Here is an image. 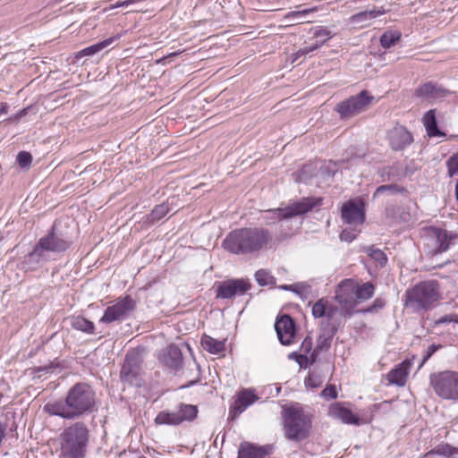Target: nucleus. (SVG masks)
<instances>
[{
    "label": "nucleus",
    "mask_w": 458,
    "mask_h": 458,
    "mask_svg": "<svg viewBox=\"0 0 458 458\" xmlns=\"http://www.w3.org/2000/svg\"><path fill=\"white\" fill-rule=\"evenodd\" d=\"M223 246L233 254H252L275 246L272 233L263 227H246L229 233Z\"/></svg>",
    "instance_id": "nucleus-2"
},
{
    "label": "nucleus",
    "mask_w": 458,
    "mask_h": 458,
    "mask_svg": "<svg viewBox=\"0 0 458 458\" xmlns=\"http://www.w3.org/2000/svg\"><path fill=\"white\" fill-rule=\"evenodd\" d=\"M329 414L344 423L358 424V417L349 409L340 406L338 403L331 405Z\"/></svg>",
    "instance_id": "nucleus-26"
},
{
    "label": "nucleus",
    "mask_w": 458,
    "mask_h": 458,
    "mask_svg": "<svg viewBox=\"0 0 458 458\" xmlns=\"http://www.w3.org/2000/svg\"><path fill=\"white\" fill-rule=\"evenodd\" d=\"M341 217L349 225H361L365 220L364 202L360 199H350L342 206Z\"/></svg>",
    "instance_id": "nucleus-15"
},
{
    "label": "nucleus",
    "mask_w": 458,
    "mask_h": 458,
    "mask_svg": "<svg viewBox=\"0 0 458 458\" xmlns=\"http://www.w3.org/2000/svg\"><path fill=\"white\" fill-rule=\"evenodd\" d=\"M286 238H287V235H285V236H280V237H278V240H279V241H283V240H284V239H286Z\"/></svg>",
    "instance_id": "nucleus-56"
},
{
    "label": "nucleus",
    "mask_w": 458,
    "mask_h": 458,
    "mask_svg": "<svg viewBox=\"0 0 458 458\" xmlns=\"http://www.w3.org/2000/svg\"><path fill=\"white\" fill-rule=\"evenodd\" d=\"M285 437L293 441H301L310 435L311 420L298 404L284 406L282 411Z\"/></svg>",
    "instance_id": "nucleus-4"
},
{
    "label": "nucleus",
    "mask_w": 458,
    "mask_h": 458,
    "mask_svg": "<svg viewBox=\"0 0 458 458\" xmlns=\"http://www.w3.org/2000/svg\"><path fill=\"white\" fill-rule=\"evenodd\" d=\"M275 328L282 344L288 345L292 343L295 334V327L290 316L284 315L277 319Z\"/></svg>",
    "instance_id": "nucleus-18"
},
{
    "label": "nucleus",
    "mask_w": 458,
    "mask_h": 458,
    "mask_svg": "<svg viewBox=\"0 0 458 458\" xmlns=\"http://www.w3.org/2000/svg\"><path fill=\"white\" fill-rule=\"evenodd\" d=\"M161 360L166 367L178 369L182 363L181 349L177 345L171 344L166 352L162 355Z\"/></svg>",
    "instance_id": "nucleus-23"
},
{
    "label": "nucleus",
    "mask_w": 458,
    "mask_h": 458,
    "mask_svg": "<svg viewBox=\"0 0 458 458\" xmlns=\"http://www.w3.org/2000/svg\"><path fill=\"white\" fill-rule=\"evenodd\" d=\"M96 403V393L86 383H77L69 389L64 401L48 403L45 411L50 415L59 416L65 420H75L91 412Z\"/></svg>",
    "instance_id": "nucleus-1"
},
{
    "label": "nucleus",
    "mask_w": 458,
    "mask_h": 458,
    "mask_svg": "<svg viewBox=\"0 0 458 458\" xmlns=\"http://www.w3.org/2000/svg\"><path fill=\"white\" fill-rule=\"evenodd\" d=\"M446 166L447 174L450 177L458 175V152L448 158Z\"/></svg>",
    "instance_id": "nucleus-39"
},
{
    "label": "nucleus",
    "mask_w": 458,
    "mask_h": 458,
    "mask_svg": "<svg viewBox=\"0 0 458 458\" xmlns=\"http://www.w3.org/2000/svg\"><path fill=\"white\" fill-rule=\"evenodd\" d=\"M420 238L429 254L436 255L448 250L458 237L454 233L436 226H424L420 230Z\"/></svg>",
    "instance_id": "nucleus-6"
},
{
    "label": "nucleus",
    "mask_w": 458,
    "mask_h": 458,
    "mask_svg": "<svg viewBox=\"0 0 458 458\" xmlns=\"http://www.w3.org/2000/svg\"><path fill=\"white\" fill-rule=\"evenodd\" d=\"M306 386H310L311 387H318L322 384V379L319 377H317L315 373H311L308 378L305 380Z\"/></svg>",
    "instance_id": "nucleus-46"
},
{
    "label": "nucleus",
    "mask_w": 458,
    "mask_h": 458,
    "mask_svg": "<svg viewBox=\"0 0 458 458\" xmlns=\"http://www.w3.org/2000/svg\"><path fill=\"white\" fill-rule=\"evenodd\" d=\"M372 98L368 96L367 91L363 90L360 94L340 102L335 110L341 118H351L364 111Z\"/></svg>",
    "instance_id": "nucleus-11"
},
{
    "label": "nucleus",
    "mask_w": 458,
    "mask_h": 458,
    "mask_svg": "<svg viewBox=\"0 0 458 458\" xmlns=\"http://www.w3.org/2000/svg\"><path fill=\"white\" fill-rule=\"evenodd\" d=\"M321 395L326 399H335L337 397L336 388L334 385H328L322 392Z\"/></svg>",
    "instance_id": "nucleus-45"
},
{
    "label": "nucleus",
    "mask_w": 458,
    "mask_h": 458,
    "mask_svg": "<svg viewBox=\"0 0 458 458\" xmlns=\"http://www.w3.org/2000/svg\"><path fill=\"white\" fill-rule=\"evenodd\" d=\"M255 278L260 285L270 284L274 280V277L264 269L258 270L255 274Z\"/></svg>",
    "instance_id": "nucleus-41"
},
{
    "label": "nucleus",
    "mask_w": 458,
    "mask_h": 458,
    "mask_svg": "<svg viewBox=\"0 0 458 458\" xmlns=\"http://www.w3.org/2000/svg\"><path fill=\"white\" fill-rule=\"evenodd\" d=\"M458 453V449L455 447L451 446L448 444H441L428 452L423 455V457H428L430 454H438L443 455L445 457H451L454 454Z\"/></svg>",
    "instance_id": "nucleus-34"
},
{
    "label": "nucleus",
    "mask_w": 458,
    "mask_h": 458,
    "mask_svg": "<svg viewBox=\"0 0 458 458\" xmlns=\"http://www.w3.org/2000/svg\"><path fill=\"white\" fill-rule=\"evenodd\" d=\"M180 54V52H174V53H171L170 55H168L167 56H165L164 58L160 59L157 61V63H161L163 60H165V58H168L170 56H175V55H178Z\"/></svg>",
    "instance_id": "nucleus-54"
},
{
    "label": "nucleus",
    "mask_w": 458,
    "mask_h": 458,
    "mask_svg": "<svg viewBox=\"0 0 458 458\" xmlns=\"http://www.w3.org/2000/svg\"><path fill=\"white\" fill-rule=\"evenodd\" d=\"M198 414L197 406L181 403L174 411H160L155 419L157 424L179 425L184 420H192Z\"/></svg>",
    "instance_id": "nucleus-10"
},
{
    "label": "nucleus",
    "mask_w": 458,
    "mask_h": 458,
    "mask_svg": "<svg viewBox=\"0 0 458 458\" xmlns=\"http://www.w3.org/2000/svg\"><path fill=\"white\" fill-rule=\"evenodd\" d=\"M411 366V362L410 360H406L401 362L386 375L388 382L399 386H404Z\"/></svg>",
    "instance_id": "nucleus-21"
},
{
    "label": "nucleus",
    "mask_w": 458,
    "mask_h": 458,
    "mask_svg": "<svg viewBox=\"0 0 458 458\" xmlns=\"http://www.w3.org/2000/svg\"><path fill=\"white\" fill-rule=\"evenodd\" d=\"M169 212V208L166 204L163 203L155 207L149 215L151 222H156L163 218Z\"/></svg>",
    "instance_id": "nucleus-37"
},
{
    "label": "nucleus",
    "mask_w": 458,
    "mask_h": 458,
    "mask_svg": "<svg viewBox=\"0 0 458 458\" xmlns=\"http://www.w3.org/2000/svg\"><path fill=\"white\" fill-rule=\"evenodd\" d=\"M400 38L401 33L399 31L388 30L380 37V45L384 48H390L391 47L394 46L400 40Z\"/></svg>",
    "instance_id": "nucleus-35"
},
{
    "label": "nucleus",
    "mask_w": 458,
    "mask_h": 458,
    "mask_svg": "<svg viewBox=\"0 0 458 458\" xmlns=\"http://www.w3.org/2000/svg\"><path fill=\"white\" fill-rule=\"evenodd\" d=\"M270 451L269 446L257 447L251 444L243 443L240 446L238 458H265Z\"/></svg>",
    "instance_id": "nucleus-24"
},
{
    "label": "nucleus",
    "mask_w": 458,
    "mask_h": 458,
    "mask_svg": "<svg viewBox=\"0 0 458 458\" xmlns=\"http://www.w3.org/2000/svg\"><path fill=\"white\" fill-rule=\"evenodd\" d=\"M385 13V10L383 8L379 10L372 9L369 11H364L358 13L356 14H353L351 17V21L356 24H361V26H365V21L374 19L381 14Z\"/></svg>",
    "instance_id": "nucleus-31"
},
{
    "label": "nucleus",
    "mask_w": 458,
    "mask_h": 458,
    "mask_svg": "<svg viewBox=\"0 0 458 458\" xmlns=\"http://www.w3.org/2000/svg\"><path fill=\"white\" fill-rule=\"evenodd\" d=\"M322 203V198H303L300 201L293 202L284 208L269 210L277 219L289 218L307 213L313 208Z\"/></svg>",
    "instance_id": "nucleus-12"
},
{
    "label": "nucleus",
    "mask_w": 458,
    "mask_h": 458,
    "mask_svg": "<svg viewBox=\"0 0 458 458\" xmlns=\"http://www.w3.org/2000/svg\"><path fill=\"white\" fill-rule=\"evenodd\" d=\"M336 164L329 161L327 164L323 165L320 167V173L328 177H332L335 175L336 172Z\"/></svg>",
    "instance_id": "nucleus-43"
},
{
    "label": "nucleus",
    "mask_w": 458,
    "mask_h": 458,
    "mask_svg": "<svg viewBox=\"0 0 458 458\" xmlns=\"http://www.w3.org/2000/svg\"><path fill=\"white\" fill-rule=\"evenodd\" d=\"M135 308V301L130 296L117 299L116 302L106 308L100 321L112 323L125 318Z\"/></svg>",
    "instance_id": "nucleus-13"
},
{
    "label": "nucleus",
    "mask_w": 458,
    "mask_h": 458,
    "mask_svg": "<svg viewBox=\"0 0 458 458\" xmlns=\"http://www.w3.org/2000/svg\"><path fill=\"white\" fill-rule=\"evenodd\" d=\"M423 123L426 128L427 133L429 137L442 136V133L437 124L435 110L428 111L423 116Z\"/></svg>",
    "instance_id": "nucleus-29"
},
{
    "label": "nucleus",
    "mask_w": 458,
    "mask_h": 458,
    "mask_svg": "<svg viewBox=\"0 0 458 458\" xmlns=\"http://www.w3.org/2000/svg\"><path fill=\"white\" fill-rule=\"evenodd\" d=\"M314 9H305V10H301V11H294V12H291L289 13L285 18L286 19H289V18H301V17H303L305 16L306 14H308L309 13L312 12Z\"/></svg>",
    "instance_id": "nucleus-48"
},
{
    "label": "nucleus",
    "mask_w": 458,
    "mask_h": 458,
    "mask_svg": "<svg viewBox=\"0 0 458 458\" xmlns=\"http://www.w3.org/2000/svg\"><path fill=\"white\" fill-rule=\"evenodd\" d=\"M312 165H306L303 166L301 170V174L304 175L311 171Z\"/></svg>",
    "instance_id": "nucleus-53"
},
{
    "label": "nucleus",
    "mask_w": 458,
    "mask_h": 458,
    "mask_svg": "<svg viewBox=\"0 0 458 458\" xmlns=\"http://www.w3.org/2000/svg\"><path fill=\"white\" fill-rule=\"evenodd\" d=\"M453 321H456L454 315H445V316H443L440 318L437 319L435 323H436V325H441V324L449 323V322H453Z\"/></svg>",
    "instance_id": "nucleus-49"
},
{
    "label": "nucleus",
    "mask_w": 458,
    "mask_h": 458,
    "mask_svg": "<svg viewBox=\"0 0 458 458\" xmlns=\"http://www.w3.org/2000/svg\"><path fill=\"white\" fill-rule=\"evenodd\" d=\"M258 400V396L255 394L254 390L245 389L241 391L236 397L234 402L233 409L232 411L233 417H236L242 413L250 405L253 404Z\"/></svg>",
    "instance_id": "nucleus-22"
},
{
    "label": "nucleus",
    "mask_w": 458,
    "mask_h": 458,
    "mask_svg": "<svg viewBox=\"0 0 458 458\" xmlns=\"http://www.w3.org/2000/svg\"><path fill=\"white\" fill-rule=\"evenodd\" d=\"M40 248L45 251L62 252L66 250L71 242L56 233V226L54 225L49 233L39 239Z\"/></svg>",
    "instance_id": "nucleus-17"
},
{
    "label": "nucleus",
    "mask_w": 458,
    "mask_h": 458,
    "mask_svg": "<svg viewBox=\"0 0 458 458\" xmlns=\"http://www.w3.org/2000/svg\"><path fill=\"white\" fill-rule=\"evenodd\" d=\"M311 340L310 338H306L302 344V349L306 352H309L310 350L311 349Z\"/></svg>",
    "instance_id": "nucleus-51"
},
{
    "label": "nucleus",
    "mask_w": 458,
    "mask_h": 458,
    "mask_svg": "<svg viewBox=\"0 0 458 458\" xmlns=\"http://www.w3.org/2000/svg\"><path fill=\"white\" fill-rule=\"evenodd\" d=\"M440 348H442V345L440 344H430L426 350L425 354L423 355L420 367L423 366V364Z\"/></svg>",
    "instance_id": "nucleus-44"
},
{
    "label": "nucleus",
    "mask_w": 458,
    "mask_h": 458,
    "mask_svg": "<svg viewBox=\"0 0 458 458\" xmlns=\"http://www.w3.org/2000/svg\"><path fill=\"white\" fill-rule=\"evenodd\" d=\"M455 198L458 201V179H457V182H456V184H455Z\"/></svg>",
    "instance_id": "nucleus-55"
},
{
    "label": "nucleus",
    "mask_w": 458,
    "mask_h": 458,
    "mask_svg": "<svg viewBox=\"0 0 458 458\" xmlns=\"http://www.w3.org/2000/svg\"><path fill=\"white\" fill-rule=\"evenodd\" d=\"M403 191V189L399 187L396 184L381 185L376 190V191L374 193V197H377L385 192H387L389 194H395V193Z\"/></svg>",
    "instance_id": "nucleus-40"
},
{
    "label": "nucleus",
    "mask_w": 458,
    "mask_h": 458,
    "mask_svg": "<svg viewBox=\"0 0 458 458\" xmlns=\"http://www.w3.org/2000/svg\"><path fill=\"white\" fill-rule=\"evenodd\" d=\"M45 259V250L40 248L38 242L34 250L24 257L23 267L28 270H34Z\"/></svg>",
    "instance_id": "nucleus-25"
},
{
    "label": "nucleus",
    "mask_w": 458,
    "mask_h": 458,
    "mask_svg": "<svg viewBox=\"0 0 458 458\" xmlns=\"http://www.w3.org/2000/svg\"><path fill=\"white\" fill-rule=\"evenodd\" d=\"M375 287L374 285L368 282L361 285H359L357 283V291H356V298L357 303L359 301H363L370 299L374 294Z\"/></svg>",
    "instance_id": "nucleus-33"
},
{
    "label": "nucleus",
    "mask_w": 458,
    "mask_h": 458,
    "mask_svg": "<svg viewBox=\"0 0 458 458\" xmlns=\"http://www.w3.org/2000/svg\"><path fill=\"white\" fill-rule=\"evenodd\" d=\"M322 332L317 341V345L314 352L318 353L320 352L327 351L331 345L333 335L337 331L336 326L333 325L331 327H323Z\"/></svg>",
    "instance_id": "nucleus-27"
},
{
    "label": "nucleus",
    "mask_w": 458,
    "mask_h": 458,
    "mask_svg": "<svg viewBox=\"0 0 458 458\" xmlns=\"http://www.w3.org/2000/svg\"><path fill=\"white\" fill-rule=\"evenodd\" d=\"M387 140L392 149L403 150L413 141L411 133L403 125L396 124L387 131Z\"/></svg>",
    "instance_id": "nucleus-16"
},
{
    "label": "nucleus",
    "mask_w": 458,
    "mask_h": 458,
    "mask_svg": "<svg viewBox=\"0 0 458 458\" xmlns=\"http://www.w3.org/2000/svg\"><path fill=\"white\" fill-rule=\"evenodd\" d=\"M118 37L116 38H109L107 39H105L101 42H98L95 45H92L90 47H85L84 49L81 50L76 54L77 58H81L83 56H90L93 55L100 51H102L104 48L109 47Z\"/></svg>",
    "instance_id": "nucleus-30"
},
{
    "label": "nucleus",
    "mask_w": 458,
    "mask_h": 458,
    "mask_svg": "<svg viewBox=\"0 0 458 458\" xmlns=\"http://www.w3.org/2000/svg\"><path fill=\"white\" fill-rule=\"evenodd\" d=\"M415 95L428 101H435L450 95V91L432 82L425 83L415 90Z\"/></svg>",
    "instance_id": "nucleus-19"
},
{
    "label": "nucleus",
    "mask_w": 458,
    "mask_h": 458,
    "mask_svg": "<svg viewBox=\"0 0 458 458\" xmlns=\"http://www.w3.org/2000/svg\"><path fill=\"white\" fill-rule=\"evenodd\" d=\"M338 311V308L335 307V306H332V305H328V303L327 304V313L325 316H327V318L328 319H332L335 315L336 314V312Z\"/></svg>",
    "instance_id": "nucleus-50"
},
{
    "label": "nucleus",
    "mask_w": 458,
    "mask_h": 458,
    "mask_svg": "<svg viewBox=\"0 0 458 458\" xmlns=\"http://www.w3.org/2000/svg\"><path fill=\"white\" fill-rule=\"evenodd\" d=\"M251 288L250 283L246 279H229L219 283L216 289V298L232 299L235 296L244 295Z\"/></svg>",
    "instance_id": "nucleus-14"
},
{
    "label": "nucleus",
    "mask_w": 458,
    "mask_h": 458,
    "mask_svg": "<svg viewBox=\"0 0 458 458\" xmlns=\"http://www.w3.org/2000/svg\"><path fill=\"white\" fill-rule=\"evenodd\" d=\"M434 392L445 400L458 401V372L445 370L430 376Z\"/></svg>",
    "instance_id": "nucleus-7"
},
{
    "label": "nucleus",
    "mask_w": 458,
    "mask_h": 458,
    "mask_svg": "<svg viewBox=\"0 0 458 458\" xmlns=\"http://www.w3.org/2000/svg\"><path fill=\"white\" fill-rule=\"evenodd\" d=\"M201 346L212 354H219L225 351V342L204 335L201 337Z\"/></svg>",
    "instance_id": "nucleus-28"
},
{
    "label": "nucleus",
    "mask_w": 458,
    "mask_h": 458,
    "mask_svg": "<svg viewBox=\"0 0 458 458\" xmlns=\"http://www.w3.org/2000/svg\"><path fill=\"white\" fill-rule=\"evenodd\" d=\"M440 299L439 284L435 280L420 282L405 293V307L415 311L428 310Z\"/></svg>",
    "instance_id": "nucleus-3"
},
{
    "label": "nucleus",
    "mask_w": 458,
    "mask_h": 458,
    "mask_svg": "<svg viewBox=\"0 0 458 458\" xmlns=\"http://www.w3.org/2000/svg\"><path fill=\"white\" fill-rule=\"evenodd\" d=\"M357 282L353 279L341 281L336 289L335 299L341 307V315L350 317L357 305Z\"/></svg>",
    "instance_id": "nucleus-9"
},
{
    "label": "nucleus",
    "mask_w": 458,
    "mask_h": 458,
    "mask_svg": "<svg viewBox=\"0 0 458 458\" xmlns=\"http://www.w3.org/2000/svg\"><path fill=\"white\" fill-rule=\"evenodd\" d=\"M327 301L325 299H319L316 301L312 306V315L316 318H322L327 313Z\"/></svg>",
    "instance_id": "nucleus-38"
},
{
    "label": "nucleus",
    "mask_w": 458,
    "mask_h": 458,
    "mask_svg": "<svg viewBox=\"0 0 458 458\" xmlns=\"http://www.w3.org/2000/svg\"><path fill=\"white\" fill-rule=\"evenodd\" d=\"M142 357L139 351L129 352L122 366L120 377L122 381L136 387H140L143 384L141 364Z\"/></svg>",
    "instance_id": "nucleus-8"
},
{
    "label": "nucleus",
    "mask_w": 458,
    "mask_h": 458,
    "mask_svg": "<svg viewBox=\"0 0 458 458\" xmlns=\"http://www.w3.org/2000/svg\"><path fill=\"white\" fill-rule=\"evenodd\" d=\"M8 106L6 103H0V116L7 114Z\"/></svg>",
    "instance_id": "nucleus-52"
},
{
    "label": "nucleus",
    "mask_w": 458,
    "mask_h": 458,
    "mask_svg": "<svg viewBox=\"0 0 458 458\" xmlns=\"http://www.w3.org/2000/svg\"><path fill=\"white\" fill-rule=\"evenodd\" d=\"M17 161L21 167H28L31 164L32 157L29 152L21 151L17 156Z\"/></svg>",
    "instance_id": "nucleus-42"
},
{
    "label": "nucleus",
    "mask_w": 458,
    "mask_h": 458,
    "mask_svg": "<svg viewBox=\"0 0 458 458\" xmlns=\"http://www.w3.org/2000/svg\"><path fill=\"white\" fill-rule=\"evenodd\" d=\"M89 430L82 422H76L61 434V455L64 458H83Z\"/></svg>",
    "instance_id": "nucleus-5"
},
{
    "label": "nucleus",
    "mask_w": 458,
    "mask_h": 458,
    "mask_svg": "<svg viewBox=\"0 0 458 458\" xmlns=\"http://www.w3.org/2000/svg\"><path fill=\"white\" fill-rule=\"evenodd\" d=\"M71 325L72 328L88 334H92L95 329L93 322L81 316L72 317Z\"/></svg>",
    "instance_id": "nucleus-32"
},
{
    "label": "nucleus",
    "mask_w": 458,
    "mask_h": 458,
    "mask_svg": "<svg viewBox=\"0 0 458 458\" xmlns=\"http://www.w3.org/2000/svg\"><path fill=\"white\" fill-rule=\"evenodd\" d=\"M368 255L381 267H384L387 262V257L383 250L370 247L367 250Z\"/></svg>",
    "instance_id": "nucleus-36"
},
{
    "label": "nucleus",
    "mask_w": 458,
    "mask_h": 458,
    "mask_svg": "<svg viewBox=\"0 0 458 458\" xmlns=\"http://www.w3.org/2000/svg\"><path fill=\"white\" fill-rule=\"evenodd\" d=\"M356 238V233L352 230L344 229L340 233L341 241L351 242L352 240Z\"/></svg>",
    "instance_id": "nucleus-47"
},
{
    "label": "nucleus",
    "mask_w": 458,
    "mask_h": 458,
    "mask_svg": "<svg viewBox=\"0 0 458 458\" xmlns=\"http://www.w3.org/2000/svg\"><path fill=\"white\" fill-rule=\"evenodd\" d=\"M332 37L331 31L327 29L318 28L314 31V38L316 41L310 46H307L303 48L298 50L295 54V58L293 61L298 60L300 57L304 56L305 55L317 50L325 42H327Z\"/></svg>",
    "instance_id": "nucleus-20"
}]
</instances>
